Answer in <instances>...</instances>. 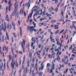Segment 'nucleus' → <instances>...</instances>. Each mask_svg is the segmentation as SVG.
<instances>
[{
    "label": "nucleus",
    "mask_w": 76,
    "mask_h": 76,
    "mask_svg": "<svg viewBox=\"0 0 76 76\" xmlns=\"http://www.w3.org/2000/svg\"><path fill=\"white\" fill-rule=\"evenodd\" d=\"M44 65L43 64L42 66V67H40L39 68V71L43 70H44Z\"/></svg>",
    "instance_id": "6"
},
{
    "label": "nucleus",
    "mask_w": 76,
    "mask_h": 76,
    "mask_svg": "<svg viewBox=\"0 0 76 76\" xmlns=\"http://www.w3.org/2000/svg\"><path fill=\"white\" fill-rule=\"evenodd\" d=\"M72 28H74L75 29V31H76V27L75 26H72Z\"/></svg>",
    "instance_id": "43"
},
{
    "label": "nucleus",
    "mask_w": 76,
    "mask_h": 76,
    "mask_svg": "<svg viewBox=\"0 0 76 76\" xmlns=\"http://www.w3.org/2000/svg\"><path fill=\"white\" fill-rule=\"evenodd\" d=\"M72 48H73V46H72V45H71V47H69V50H71H71H72Z\"/></svg>",
    "instance_id": "28"
},
{
    "label": "nucleus",
    "mask_w": 76,
    "mask_h": 76,
    "mask_svg": "<svg viewBox=\"0 0 76 76\" xmlns=\"http://www.w3.org/2000/svg\"><path fill=\"white\" fill-rule=\"evenodd\" d=\"M31 40L32 41H34V37H32L31 39Z\"/></svg>",
    "instance_id": "57"
},
{
    "label": "nucleus",
    "mask_w": 76,
    "mask_h": 76,
    "mask_svg": "<svg viewBox=\"0 0 76 76\" xmlns=\"http://www.w3.org/2000/svg\"><path fill=\"white\" fill-rule=\"evenodd\" d=\"M76 31H74V33L72 35L73 37H74V36H75V34H76Z\"/></svg>",
    "instance_id": "30"
},
{
    "label": "nucleus",
    "mask_w": 76,
    "mask_h": 76,
    "mask_svg": "<svg viewBox=\"0 0 76 76\" xmlns=\"http://www.w3.org/2000/svg\"><path fill=\"white\" fill-rule=\"evenodd\" d=\"M31 0H29V2L27 3V5L28 6V9L30 7V6L31 5Z\"/></svg>",
    "instance_id": "9"
},
{
    "label": "nucleus",
    "mask_w": 76,
    "mask_h": 76,
    "mask_svg": "<svg viewBox=\"0 0 76 76\" xmlns=\"http://www.w3.org/2000/svg\"><path fill=\"white\" fill-rule=\"evenodd\" d=\"M21 64V61L20 60V62H19V64L20 65Z\"/></svg>",
    "instance_id": "63"
},
{
    "label": "nucleus",
    "mask_w": 76,
    "mask_h": 76,
    "mask_svg": "<svg viewBox=\"0 0 76 76\" xmlns=\"http://www.w3.org/2000/svg\"><path fill=\"white\" fill-rule=\"evenodd\" d=\"M25 59L23 60V64H25Z\"/></svg>",
    "instance_id": "59"
},
{
    "label": "nucleus",
    "mask_w": 76,
    "mask_h": 76,
    "mask_svg": "<svg viewBox=\"0 0 76 76\" xmlns=\"http://www.w3.org/2000/svg\"><path fill=\"white\" fill-rule=\"evenodd\" d=\"M58 3V0H56L55 1V4H57Z\"/></svg>",
    "instance_id": "45"
},
{
    "label": "nucleus",
    "mask_w": 76,
    "mask_h": 76,
    "mask_svg": "<svg viewBox=\"0 0 76 76\" xmlns=\"http://www.w3.org/2000/svg\"><path fill=\"white\" fill-rule=\"evenodd\" d=\"M18 23L19 25H20V20H19L18 21Z\"/></svg>",
    "instance_id": "64"
},
{
    "label": "nucleus",
    "mask_w": 76,
    "mask_h": 76,
    "mask_svg": "<svg viewBox=\"0 0 76 76\" xmlns=\"http://www.w3.org/2000/svg\"><path fill=\"white\" fill-rule=\"evenodd\" d=\"M13 36L15 38H16L17 37V35L15 32L12 33Z\"/></svg>",
    "instance_id": "19"
},
{
    "label": "nucleus",
    "mask_w": 76,
    "mask_h": 76,
    "mask_svg": "<svg viewBox=\"0 0 76 76\" xmlns=\"http://www.w3.org/2000/svg\"><path fill=\"white\" fill-rule=\"evenodd\" d=\"M51 42H53V43H55V42H56V41H55L54 39H53L51 40Z\"/></svg>",
    "instance_id": "25"
},
{
    "label": "nucleus",
    "mask_w": 76,
    "mask_h": 76,
    "mask_svg": "<svg viewBox=\"0 0 76 76\" xmlns=\"http://www.w3.org/2000/svg\"><path fill=\"white\" fill-rule=\"evenodd\" d=\"M22 68L23 69H24V64H23L22 65Z\"/></svg>",
    "instance_id": "41"
},
{
    "label": "nucleus",
    "mask_w": 76,
    "mask_h": 76,
    "mask_svg": "<svg viewBox=\"0 0 76 76\" xmlns=\"http://www.w3.org/2000/svg\"><path fill=\"white\" fill-rule=\"evenodd\" d=\"M2 40L3 41V42H4V36H2Z\"/></svg>",
    "instance_id": "52"
},
{
    "label": "nucleus",
    "mask_w": 76,
    "mask_h": 76,
    "mask_svg": "<svg viewBox=\"0 0 76 76\" xmlns=\"http://www.w3.org/2000/svg\"><path fill=\"white\" fill-rule=\"evenodd\" d=\"M5 19L8 22H9V23H10V20H9V15H6Z\"/></svg>",
    "instance_id": "5"
},
{
    "label": "nucleus",
    "mask_w": 76,
    "mask_h": 76,
    "mask_svg": "<svg viewBox=\"0 0 76 76\" xmlns=\"http://www.w3.org/2000/svg\"><path fill=\"white\" fill-rule=\"evenodd\" d=\"M4 69H6V65H5V63H4Z\"/></svg>",
    "instance_id": "60"
},
{
    "label": "nucleus",
    "mask_w": 76,
    "mask_h": 76,
    "mask_svg": "<svg viewBox=\"0 0 76 76\" xmlns=\"http://www.w3.org/2000/svg\"><path fill=\"white\" fill-rule=\"evenodd\" d=\"M43 51L44 52H43V53L42 54L43 56H44L45 55V50H43Z\"/></svg>",
    "instance_id": "32"
},
{
    "label": "nucleus",
    "mask_w": 76,
    "mask_h": 76,
    "mask_svg": "<svg viewBox=\"0 0 76 76\" xmlns=\"http://www.w3.org/2000/svg\"><path fill=\"white\" fill-rule=\"evenodd\" d=\"M31 66L33 68H34V67H35V65H34V64H32L31 65Z\"/></svg>",
    "instance_id": "33"
},
{
    "label": "nucleus",
    "mask_w": 76,
    "mask_h": 76,
    "mask_svg": "<svg viewBox=\"0 0 76 76\" xmlns=\"http://www.w3.org/2000/svg\"><path fill=\"white\" fill-rule=\"evenodd\" d=\"M19 54H22V51H19Z\"/></svg>",
    "instance_id": "51"
},
{
    "label": "nucleus",
    "mask_w": 76,
    "mask_h": 76,
    "mask_svg": "<svg viewBox=\"0 0 76 76\" xmlns=\"http://www.w3.org/2000/svg\"><path fill=\"white\" fill-rule=\"evenodd\" d=\"M43 38H44V35H42V38L40 39V40L42 41V39H43Z\"/></svg>",
    "instance_id": "44"
},
{
    "label": "nucleus",
    "mask_w": 76,
    "mask_h": 76,
    "mask_svg": "<svg viewBox=\"0 0 76 76\" xmlns=\"http://www.w3.org/2000/svg\"><path fill=\"white\" fill-rule=\"evenodd\" d=\"M55 12H58V8H56L55 10Z\"/></svg>",
    "instance_id": "34"
},
{
    "label": "nucleus",
    "mask_w": 76,
    "mask_h": 76,
    "mask_svg": "<svg viewBox=\"0 0 76 76\" xmlns=\"http://www.w3.org/2000/svg\"><path fill=\"white\" fill-rule=\"evenodd\" d=\"M59 31H60V29L58 30L57 31H56L55 32V35H57V34L58 33V32H59Z\"/></svg>",
    "instance_id": "20"
},
{
    "label": "nucleus",
    "mask_w": 76,
    "mask_h": 76,
    "mask_svg": "<svg viewBox=\"0 0 76 76\" xmlns=\"http://www.w3.org/2000/svg\"><path fill=\"white\" fill-rule=\"evenodd\" d=\"M48 57L49 58H50V57H51V55L49 54L48 55Z\"/></svg>",
    "instance_id": "48"
},
{
    "label": "nucleus",
    "mask_w": 76,
    "mask_h": 76,
    "mask_svg": "<svg viewBox=\"0 0 76 76\" xmlns=\"http://www.w3.org/2000/svg\"><path fill=\"white\" fill-rule=\"evenodd\" d=\"M32 23L34 25V28H36V23L34 21H32Z\"/></svg>",
    "instance_id": "24"
},
{
    "label": "nucleus",
    "mask_w": 76,
    "mask_h": 76,
    "mask_svg": "<svg viewBox=\"0 0 76 76\" xmlns=\"http://www.w3.org/2000/svg\"><path fill=\"white\" fill-rule=\"evenodd\" d=\"M18 4H17L15 6V9L16 11H17V10H18Z\"/></svg>",
    "instance_id": "11"
},
{
    "label": "nucleus",
    "mask_w": 76,
    "mask_h": 76,
    "mask_svg": "<svg viewBox=\"0 0 76 76\" xmlns=\"http://www.w3.org/2000/svg\"><path fill=\"white\" fill-rule=\"evenodd\" d=\"M62 42H63V40H62L61 42V44H60V47H61V45H62Z\"/></svg>",
    "instance_id": "46"
},
{
    "label": "nucleus",
    "mask_w": 76,
    "mask_h": 76,
    "mask_svg": "<svg viewBox=\"0 0 76 76\" xmlns=\"http://www.w3.org/2000/svg\"><path fill=\"white\" fill-rule=\"evenodd\" d=\"M50 66H51V64H50V63H48L47 64L46 67L47 68H48V67H50Z\"/></svg>",
    "instance_id": "17"
},
{
    "label": "nucleus",
    "mask_w": 76,
    "mask_h": 76,
    "mask_svg": "<svg viewBox=\"0 0 76 76\" xmlns=\"http://www.w3.org/2000/svg\"><path fill=\"white\" fill-rule=\"evenodd\" d=\"M56 42H58L59 41V38H58V37H56Z\"/></svg>",
    "instance_id": "21"
},
{
    "label": "nucleus",
    "mask_w": 76,
    "mask_h": 76,
    "mask_svg": "<svg viewBox=\"0 0 76 76\" xmlns=\"http://www.w3.org/2000/svg\"><path fill=\"white\" fill-rule=\"evenodd\" d=\"M2 67H3V63H2V66H1L0 68L1 71H2Z\"/></svg>",
    "instance_id": "37"
},
{
    "label": "nucleus",
    "mask_w": 76,
    "mask_h": 76,
    "mask_svg": "<svg viewBox=\"0 0 76 76\" xmlns=\"http://www.w3.org/2000/svg\"><path fill=\"white\" fill-rule=\"evenodd\" d=\"M27 65L28 67H29V61H28L27 62Z\"/></svg>",
    "instance_id": "35"
},
{
    "label": "nucleus",
    "mask_w": 76,
    "mask_h": 76,
    "mask_svg": "<svg viewBox=\"0 0 76 76\" xmlns=\"http://www.w3.org/2000/svg\"><path fill=\"white\" fill-rule=\"evenodd\" d=\"M6 36L8 39V40L9 41V36L8 35V33L7 31L6 32Z\"/></svg>",
    "instance_id": "13"
},
{
    "label": "nucleus",
    "mask_w": 76,
    "mask_h": 76,
    "mask_svg": "<svg viewBox=\"0 0 76 76\" xmlns=\"http://www.w3.org/2000/svg\"><path fill=\"white\" fill-rule=\"evenodd\" d=\"M34 26H28L27 27V31H28V30H29V31L30 32V33L32 34L33 31L35 32H37V30L36 29H34Z\"/></svg>",
    "instance_id": "1"
},
{
    "label": "nucleus",
    "mask_w": 76,
    "mask_h": 76,
    "mask_svg": "<svg viewBox=\"0 0 76 76\" xmlns=\"http://www.w3.org/2000/svg\"><path fill=\"white\" fill-rule=\"evenodd\" d=\"M8 4L9 5V7H11V6H12V4L11 3V1H10V0H9V1L8 2Z\"/></svg>",
    "instance_id": "10"
},
{
    "label": "nucleus",
    "mask_w": 76,
    "mask_h": 76,
    "mask_svg": "<svg viewBox=\"0 0 76 76\" xmlns=\"http://www.w3.org/2000/svg\"><path fill=\"white\" fill-rule=\"evenodd\" d=\"M41 44H39L38 46V48H41Z\"/></svg>",
    "instance_id": "36"
},
{
    "label": "nucleus",
    "mask_w": 76,
    "mask_h": 76,
    "mask_svg": "<svg viewBox=\"0 0 76 76\" xmlns=\"http://www.w3.org/2000/svg\"><path fill=\"white\" fill-rule=\"evenodd\" d=\"M20 34L21 35V37H22V28H21V27H20Z\"/></svg>",
    "instance_id": "15"
},
{
    "label": "nucleus",
    "mask_w": 76,
    "mask_h": 76,
    "mask_svg": "<svg viewBox=\"0 0 76 76\" xmlns=\"http://www.w3.org/2000/svg\"><path fill=\"white\" fill-rule=\"evenodd\" d=\"M4 47L5 50H6L7 51V50H8V48H6V47L5 46H4Z\"/></svg>",
    "instance_id": "38"
},
{
    "label": "nucleus",
    "mask_w": 76,
    "mask_h": 76,
    "mask_svg": "<svg viewBox=\"0 0 76 76\" xmlns=\"http://www.w3.org/2000/svg\"><path fill=\"white\" fill-rule=\"evenodd\" d=\"M57 45H60V44H61V43H60V42H59V41L58 42H57Z\"/></svg>",
    "instance_id": "31"
},
{
    "label": "nucleus",
    "mask_w": 76,
    "mask_h": 76,
    "mask_svg": "<svg viewBox=\"0 0 76 76\" xmlns=\"http://www.w3.org/2000/svg\"><path fill=\"white\" fill-rule=\"evenodd\" d=\"M35 69H36V71H37V70L38 69V67L37 66H35Z\"/></svg>",
    "instance_id": "53"
},
{
    "label": "nucleus",
    "mask_w": 76,
    "mask_h": 76,
    "mask_svg": "<svg viewBox=\"0 0 76 76\" xmlns=\"http://www.w3.org/2000/svg\"><path fill=\"white\" fill-rule=\"evenodd\" d=\"M14 61L13 63V62ZM15 63H16V61H14L13 60V59H12V62L11 63V66L13 69L14 70L15 69Z\"/></svg>",
    "instance_id": "4"
},
{
    "label": "nucleus",
    "mask_w": 76,
    "mask_h": 76,
    "mask_svg": "<svg viewBox=\"0 0 76 76\" xmlns=\"http://www.w3.org/2000/svg\"><path fill=\"white\" fill-rule=\"evenodd\" d=\"M11 9V7H9L8 8V10L10 12V9Z\"/></svg>",
    "instance_id": "55"
},
{
    "label": "nucleus",
    "mask_w": 76,
    "mask_h": 76,
    "mask_svg": "<svg viewBox=\"0 0 76 76\" xmlns=\"http://www.w3.org/2000/svg\"><path fill=\"white\" fill-rule=\"evenodd\" d=\"M16 67H17V68H18V67H19V65H18V62H16Z\"/></svg>",
    "instance_id": "29"
},
{
    "label": "nucleus",
    "mask_w": 76,
    "mask_h": 76,
    "mask_svg": "<svg viewBox=\"0 0 76 76\" xmlns=\"http://www.w3.org/2000/svg\"><path fill=\"white\" fill-rule=\"evenodd\" d=\"M52 70H54V61L52 63Z\"/></svg>",
    "instance_id": "7"
},
{
    "label": "nucleus",
    "mask_w": 76,
    "mask_h": 76,
    "mask_svg": "<svg viewBox=\"0 0 76 76\" xmlns=\"http://www.w3.org/2000/svg\"><path fill=\"white\" fill-rule=\"evenodd\" d=\"M32 75L33 76H35V73H34V72H33L32 74Z\"/></svg>",
    "instance_id": "50"
},
{
    "label": "nucleus",
    "mask_w": 76,
    "mask_h": 76,
    "mask_svg": "<svg viewBox=\"0 0 76 76\" xmlns=\"http://www.w3.org/2000/svg\"><path fill=\"white\" fill-rule=\"evenodd\" d=\"M64 31V30H63L61 31L59 33V34H61V33H62V32H63V31Z\"/></svg>",
    "instance_id": "39"
},
{
    "label": "nucleus",
    "mask_w": 76,
    "mask_h": 76,
    "mask_svg": "<svg viewBox=\"0 0 76 76\" xmlns=\"http://www.w3.org/2000/svg\"><path fill=\"white\" fill-rule=\"evenodd\" d=\"M23 14L25 17H26V13H25V12H24Z\"/></svg>",
    "instance_id": "49"
},
{
    "label": "nucleus",
    "mask_w": 76,
    "mask_h": 76,
    "mask_svg": "<svg viewBox=\"0 0 76 76\" xmlns=\"http://www.w3.org/2000/svg\"><path fill=\"white\" fill-rule=\"evenodd\" d=\"M25 42H26V41L24 38L23 39V42H21V46L23 48V53H25V48H24V46H25Z\"/></svg>",
    "instance_id": "2"
},
{
    "label": "nucleus",
    "mask_w": 76,
    "mask_h": 76,
    "mask_svg": "<svg viewBox=\"0 0 76 76\" xmlns=\"http://www.w3.org/2000/svg\"><path fill=\"white\" fill-rule=\"evenodd\" d=\"M12 24L13 26V29L15 31L16 30V29H15V23H13V22H12Z\"/></svg>",
    "instance_id": "16"
},
{
    "label": "nucleus",
    "mask_w": 76,
    "mask_h": 76,
    "mask_svg": "<svg viewBox=\"0 0 76 76\" xmlns=\"http://www.w3.org/2000/svg\"><path fill=\"white\" fill-rule=\"evenodd\" d=\"M3 30L4 32L6 31V25H4V26L3 24H2L1 26L0 25V31Z\"/></svg>",
    "instance_id": "3"
},
{
    "label": "nucleus",
    "mask_w": 76,
    "mask_h": 76,
    "mask_svg": "<svg viewBox=\"0 0 76 76\" xmlns=\"http://www.w3.org/2000/svg\"><path fill=\"white\" fill-rule=\"evenodd\" d=\"M50 33L51 35H53V34H54L53 33L52 31H50Z\"/></svg>",
    "instance_id": "62"
},
{
    "label": "nucleus",
    "mask_w": 76,
    "mask_h": 76,
    "mask_svg": "<svg viewBox=\"0 0 76 76\" xmlns=\"http://www.w3.org/2000/svg\"><path fill=\"white\" fill-rule=\"evenodd\" d=\"M54 10V8H53V7H50V8L48 10L49 12H52V11H53V10Z\"/></svg>",
    "instance_id": "12"
},
{
    "label": "nucleus",
    "mask_w": 76,
    "mask_h": 76,
    "mask_svg": "<svg viewBox=\"0 0 76 76\" xmlns=\"http://www.w3.org/2000/svg\"><path fill=\"white\" fill-rule=\"evenodd\" d=\"M43 74V73L42 72H39V76H42V74Z\"/></svg>",
    "instance_id": "18"
},
{
    "label": "nucleus",
    "mask_w": 76,
    "mask_h": 76,
    "mask_svg": "<svg viewBox=\"0 0 76 76\" xmlns=\"http://www.w3.org/2000/svg\"><path fill=\"white\" fill-rule=\"evenodd\" d=\"M58 26V25H57L56 24L54 26V27H57V26Z\"/></svg>",
    "instance_id": "47"
},
{
    "label": "nucleus",
    "mask_w": 76,
    "mask_h": 76,
    "mask_svg": "<svg viewBox=\"0 0 76 76\" xmlns=\"http://www.w3.org/2000/svg\"><path fill=\"white\" fill-rule=\"evenodd\" d=\"M7 28H8V29H9L10 28V29H12V24H10L9 27V23H8L7 25Z\"/></svg>",
    "instance_id": "8"
},
{
    "label": "nucleus",
    "mask_w": 76,
    "mask_h": 76,
    "mask_svg": "<svg viewBox=\"0 0 76 76\" xmlns=\"http://www.w3.org/2000/svg\"><path fill=\"white\" fill-rule=\"evenodd\" d=\"M68 71V68L66 69L65 71L64 72V73H67V72Z\"/></svg>",
    "instance_id": "23"
},
{
    "label": "nucleus",
    "mask_w": 76,
    "mask_h": 76,
    "mask_svg": "<svg viewBox=\"0 0 76 76\" xmlns=\"http://www.w3.org/2000/svg\"><path fill=\"white\" fill-rule=\"evenodd\" d=\"M50 47H51V45H50L47 48H48V49L49 50H50Z\"/></svg>",
    "instance_id": "40"
},
{
    "label": "nucleus",
    "mask_w": 76,
    "mask_h": 76,
    "mask_svg": "<svg viewBox=\"0 0 76 76\" xmlns=\"http://www.w3.org/2000/svg\"><path fill=\"white\" fill-rule=\"evenodd\" d=\"M48 69V72H49V70H50V68L49 67L47 68Z\"/></svg>",
    "instance_id": "61"
},
{
    "label": "nucleus",
    "mask_w": 76,
    "mask_h": 76,
    "mask_svg": "<svg viewBox=\"0 0 76 76\" xmlns=\"http://www.w3.org/2000/svg\"><path fill=\"white\" fill-rule=\"evenodd\" d=\"M36 59V58H33V60L32 61V63H35V60Z\"/></svg>",
    "instance_id": "22"
},
{
    "label": "nucleus",
    "mask_w": 76,
    "mask_h": 76,
    "mask_svg": "<svg viewBox=\"0 0 76 76\" xmlns=\"http://www.w3.org/2000/svg\"><path fill=\"white\" fill-rule=\"evenodd\" d=\"M10 57V59H9V61H10V60H11V59H12V57H11V56H9Z\"/></svg>",
    "instance_id": "56"
},
{
    "label": "nucleus",
    "mask_w": 76,
    "mask_h": 76,
    "mask_svg": "<svg viewBox=\"0 0 76 76\" xmlns=\"http://www.w3.org/2000/svg\"><path fill=\"white\" fill-rule=\"evenodd\" d=\"M31 47H33V45H34V42H31Z\"/></svg>",
    "instance_id": "42"
},
{
    "label": "nucleus",
    "mask_w": 76,
    "mask_h": 76,
    "mask_svg": "<svg viewBox=\"0 0 76 76\" xmlns=\"http://www.w3.org/2000/svg\"><path fill=\"white\" fill-rule=\"evenodd\" d=\"M34 20L35 22H37V20L36 19H35V18H34Z\"/></svg>",
    "instance_id": "58"
},
{
    "label": "nucleus",
    "mask_w": 76,
    "mask_h": 76,
    "mask_svg": "<svg viewBox=\"0 0 76 76\" xmlns=\"http://www.w3.org/2000/svg\"><path fill=\"white\" fill-rule=\"evenodd\" d=\"M55 22H56V20H52L51 21V23H54Z\"/></svg>",
    "instance_id": "26"
},
{
    "label": "nucleus",
    "mask_w": 76,
    "mask_h": 76,
    "mask_svg": "<svg viewBox=\"0 0 76 76\" xmlns=\"http://www.w3.org/2000/svg\"><path fill=\"white\" fill-rule=\"evenodd\" d=\"M59 28L58 26H57L56 27L54 28V29H58V28Z\"/></svg>",
    "instance_id": "54"
},
{
    "label": "nucleus",
    "mask_w": 76,
    "mask_h": 76,
    "mask_svg": "<svg viewBox=\"0 0 76 76\" xmlns=\"http://www.w3.org/2000/svg\"><path fill=\"white\" fill-rule=\"evenodd\" d=\"M16 17H17L18 18H19V13L18 12H17L15 15Z\"/></svg>",
    "instance_id": "27"
},
{
    "label": "nucleus",
    "mask_w": 76,
    "mask_h": 76,
    "mask_svg": "<svg viewBox=\"0 0 76 76\" xmlns=\"http://www.w3.org/2000/svg\"><path fill=\"white\" fill-rule=\"evenodd\" d=\"M30 18H32V13H31L28 16V20H29Z\"/></svg>",
    "instance_id": "14"
}]
</instances>
